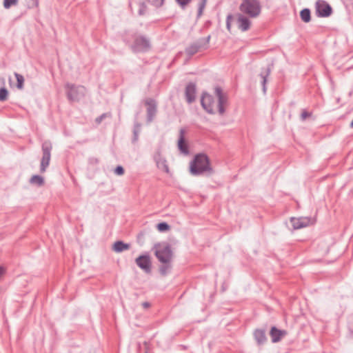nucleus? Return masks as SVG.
<instances>
[{"label":"nucleus","mask_w":353,"mask_h":353,"mask_svg":"<svg viewBox=\"0 0 353 353\" xmlns=\"http://www.w3.org/2000/svg\"><path fill=\"white\" fill-rule=\"evenodd\" d=\"M201 102L208 113L223 114L227 105V98L220 88H216L213 94H203Z\"/></svg>","instance_id":"nucleus-1"},{"label":"nucleus","mask_w":353,"mask_h":353,"mask_svg":"<svg viewBox=\"0 0 353 353\" xmlns=\"http://www.w3.org/2000/svg\"><path fill=\"white\" fill-rule=\"evenodd\" d=\"M211 170L209 159L205 154L196 155L190 163V172L193 175L202 174L205 172H210Z\"/></svg>","instance_id":"nucleus-2"},{"label":"nucleus","mask_w":353,"mask_h":353,"mask_svg":"<svg viewBox=\"0 0 353 353\" xmlns=\"http://www.w3.org/2000/svg\"><path fill=\"white\" fill-rule=\"evenodd\" d=\"M155 255L160 262L169 265L172 259V252L170 246L166 243L155 245Z\"/></svg>","instance_id":"nucleus-3"},{"label":"nucleus","mask_w":353,"mask_h":353,"mask_svg":"<svg viewBox=\"0 0 353 353\" xmlns=\"http://www.w3.org/2000/svg\"><path fill=\"white\" fill-rule=\"evenodd\" d=\"M240 10L250 17L258 16L261 12V7L256 0H242Z\"/></svg>","instance_id":"nucleus-4"},{"label":"nucleus","mask_w":353,"mask_h":353,"mask_svg":"<svg viewBox=\"0 0 353 353\" xmlns=\"http://www.w3.org/2000/svg\"><path fill=\"white\" fill-rule=\"evenodd\" d=\"M292 228L295 230L301 229L312 225L314 220L309 217H292L290 219Z\"/></svg>","instance_id":"nucleus-5"},{"label":"nucleus","mask_w":353,"mask_h":353,"mask_svg":"<svg viewBox=\"0 0 353 353\" xmlns=\"http://www.w3.org/2000/svg\"><path fill=\"white\" fill-rule=\"evenodd\" d=\"M316 10L319 16L326 17L331 14V6L323 0H318L316 3Z\"/></svg>","instance_id":"nucleus-6"},{"label":"nucleus","mask_w":353,"mask_h":353,"mask_svg":"<svg viewBox=\"0 0 353 353\" xmlns=\"http://www.w3.org/2000/svg\"><path fill=\"white\" fill-rule=\"evenodd\" d=\"M43 157L41 161V172H44L50 164L51 146L48 144L43 145Z\"/></svg>","instance_id":"nucleus-7"},{"label":"nucleus","mask_w":353,"mask_h":353,"mask_svg":"<svg viewBox=\"0 0 353 353\" xmlns=\"http://www.w3.org/2000/svg\"><path fill=\"white\" fill-rule=\"evenodd\" d=\"M68 95L72 101L78 100L81 95L83 94L85 88L83 87H75L74 85H68Z\"/></svg>","instance_id":"nucleus-8"},{"label":"nucleus","mask_w":353,"mask_h":353,"mask_svg":"<svg viewBox=\"0 0 353 353\" xmlns=\"http://www.w3.org/2000/svg\"><path fill=\"white\" fill-rule=\"evenodd\" d=\"M136 263L137 265L144 271L147 272L150 271L151 263L148 256H140L136 259Z\"/></svg>","instance_id":"nucleus-9"},{"label":"nucleus","mask_w":353,"mask_h":353,"mask_svg":"<svg viewBox=\"0 0 353 353\" xmlns=\"http://www.w3.org/2000/svg\"><path fill=\"white\" fill-rule=\"evenodd\" d=\"M236 23L239 28L242 31H246L250 28V21L248 17L239 14L236 18Z\"/></svg>","instance_id":"nucleus-10"},{"label":"nucleus","mask_w":353,"mask_h":353,"mask_svg":"<svg viewBox=\"0 0 353 353\" xmlns=\"http://www.w3.org/2000/svg\"><path fill=\"white\" fill-rule=\"evenodd\" d=\"M286 334V331L278 330L274 327H273L270 331V336L273 343L279 342Z\"/></svg>","instance_id":"nucleus-11"},{"label":"nucleus","mask_w":353,"mask_h":353,"mask_svg":"<svg viewBox=\"0 0 353 353\" xmlns=\"http://www.w3.org/2000/svg\"><path fill=\"white\" fill-rule=\"evenodd\" d=\"M149 44L148 41L143 38H137L134 45V49L136 51H142L148 48Z\"/></svg>","instance_id":"nucleus-12"},{"label":"nucleus","mask_w":353,"mask_h":353,"mask_svg":"<svg viewBox=\"0 0 353 353\" xmlns=\"http://www.w3.org/2000/svg\"><path fill=\"white\" fill-rule=\"evenodd\" d=\"M185 94L188 102H192L195 98V86L194 85H188L186 87Z\"/></svg>","instance_id":"nucleus-13"},{"label":"nucleus","mask_w":353,"mask_h":353,"mask_svg":"<svg viewBox=\"0 0 353 353\" xmlns=\"http://www.w3.org/2000/svg\"><path fill=\"white\" fill-rule=\"evenodd\" d=\"M130 248L129 244L124 243L123 241H116L113 244V250L116 252H121Z\"/></svg>","instance_id":"nucleus-14"},{"label":"nucleus","mask_w":353,"mask_h":353,"mask_svg":"<svg viewBox=\"0 0 353 353\" xmlns=\"http://www.w3.org/2000/svg\"><path fill=\"white\" fill-rule=\"evenodd\" d=\"M157 165L158 168L160 169L161 170H162L163 172H164L167 174L170 173L169 167L167 164L166 161L164 159L159 157L157 160Z\"/></svg>","instance_id":"nucleus-15"},{"label":"nucleus","mask_w":353,"mask_h":353,"mask_svg":"<svg viewBox=\"0 0 353 353\" xmlns=\"http://www.w3.org/2000/svg\"><path fill=\"white\" fill-rule=\"evenodd\" d=\"M147 110L150 117H153L156 112V104L152 100H148L145 102Z\"/></svg>","instance_id":"nucleus-16"},{"label":"nucleus","mask_w":353,"mask_h":353,"mask_svg":"<svg viewBox=\"0 0 353 353\" xmlns=\"http://www.w3.org/2000/svg\"><path fill=\"white\" fill-rule=\"evenodd\" d=\"M178 147H179V149L181 150V152L184 153V154H188V144L186 143L183 137L181 135L179 140V142H178Z\"/></svg>","instance_id":"nucleus-17"},{"label":"nucleus","mask_w":353,"mask_h":353,"mask_svg":"<svg viewBox=\"0 0 353 353\" xmlns=\"http://www.w3.org/2000/svg\"><path fill=\"white\" fill-rule=\"evenodd\" d=\"M30 183L41 186L43 184V178L39 175H33L30 179Z\"/></svg>","instance_id":"nucleus-18"},{"label":"nucleus","mask_w":353,"mask_h":353,"mask_svg":"<svg viewBox=\"0 0 353 353\" xmlns=\"http://www.w3.org/2000/svg\"><path fill=\"white\" fill-rule=\"evenodd\" d=\"M254 336L259 343H263L265 340V334L263 330H256L254 333Z\"/></svg>","instance_id":"nucleus-19"},{"label":"nucleus","mask_w":353,"mask_h":353,"mask_svg":"<svg viewBox=\"0 0 353 353\" xmlns=\"http://www.w3.org/2000/svg\"><path fill=\"white\" fill-rule=\"evenodd\" d=\"M301 18L304 22H309L310 20V12L308 9L303 10L301 13Z\"/></svg>","instance_id":"nucleus-20"},{"label":"nucleus","mask_w":353,"mask_h":353,"mask_svg":"<svg viewBox=\"0 0 353 353\" xmlns=\"http://www.w3.org/2000/svg\"><path fill=\"white\" fill-rule=\"evenodd\" d=\"M19 0H3V7L6 9H9L11 6H14L18 4Z\"/></svg>","instance_id":"nucleus-21"},{"label":"nucleus","mask_w":353,"mask_h":353,"mask_svg":"<svg viewBox=\"0 0 353 353\" xmlns=\"http://www.w3.org/2000/svg\"><path fill=\"white\" fill-rule=\"evenodd\" d=\"M14 75H15V77H16L17 81V88L19 89H22L23 87V83H24L23 77L17 73H15Z\"/></svg>","instance_id":"nucleus-22"},{"label":"nucleus","mask_w":353,"mask_h":353,"mask_svg":"<svg viewBox=\"0 0 353 353\" xmlns=\"http://www.w3.org/2000/svg\"><path fill=\"white\" fill-rule=\"evenodd\" d=\"M157 228L159 232H165L170 229V225L166 223H160Z\"/></svg>","instance_id":"nucleus-23"},{"label":"nucleus","mask_w":353,"mask_h":353,"mask_svg":"<svg viewBox=\"0 0 353 353\" xmlns=\"http://www.w3.org/2000/svg\"><path fill=\"white\" fill-rule=\"evenodd\" d=\"M8 96V90L3 88L0 89V101H6Z\"/></svg>","instance_id":"nucleus-24"},{"label":"nucleus","mask_w":353,"mask_h":353,"mask_svg":"<svg viewBox=\"0 0 353 353\" xmlns=\"http://www.w3.org/2000/svg\"><path fill=\"white\" fill-rule=\"evenodd\" d=\"M29 8L39 6V0H26Z\"/></svg>","instance_id":"nucleus-25"},{"label":"nucleus","mask_w":353,"mask_h":353,"mask_svg":"<svg viewBox=\"0 0 353 353\" xmlns=\"http://www.w3.org/2000/svg\"><path fill=\"white\" fill-rule=\"evenodd\" d=\"M269 75V71H266L265 74H261V81H262V84L263 85V90L265 91V85L266 83V77Z\"/></svg>","instance_id":"nucleus-26"},{"label":"nucleus","mask_w":353,"mask_h":353,"mask_svg":"<svg viewBox=\"0 0 353 353\" xmlns=\"http://www.w3.org/2000/svg\"><path fill=\"white\" fill-rule=\"evenodd\" d=\"M114 173L117 175H123L124 174V169L122 166H117L114 170Z\"/></svg>","instance_id":"nucleus-27"},{"label":"nucleus","mask_w":353,"mask_h":353,"mask_svg":"<svg viewBox=\"0 0 353 353\" xmlns=\"http://www.w3.org/2000/svg\"><path fill=\"white\" fill-rule=\"evenodd\" d=\"M232 20H233V17L231 15H229L227 18V23H226L227 29L228 30V31H231V23H232Z\"/></svg>","instance_id":"nucleus-28"},{"label":"nucleus","mask_w":353,"mask_h":353,"mask_svg":"<svg viewBox=\"0 0 353 353\" xmlns=\"http://www.w3.org/2000/svg\"><path fill=\"white\" fill-rule=\"evenodd\" d=\"M155 6H160L163 4V0H148Z\"/></svg>","instance_id":"nucleus-29"},{"label":"nucleus","mask_w":353,"mask_h":353,"mask_svg":"<svg viewBox=\"0 0 353 353\" xmlns=\"http://www.w3.org/2000/svg\"><path fill=\"white\" fill-rule=\"evenodd\" d=\"M176 1L181 7L183 8L187 6L191 0H176Z\"/></svg>","instance_id":"nucleus-30"},{"label":"nucleus","mask_w":353,"mask_h":353,"mask_svg":"<svg viewBox=\"0 0 353 353\" xmlns=\"http://www.w3.org/2000/svg\"><path fill=\"white\" fill-rule=\"evenodd\" d=\"M205 2H206V0H202V2L200 5L199 10V15L201 14V13H202L203 9L204 8L205 5Z\"/></svg>","instance_id":"nucleus-31"},{"label":"nucleus","mask_w":353,"mask_h":353,"mask_svg":"<svg viewBox=\"0 0 353 353\" xmlns=\"http://www.w3.org/2000/svg\"><path fill=\"white\" fill-rule=\"evenodd\" d=\"M310 116V114L307 112V111H303L301 113V119L303 120H305L306 118L309 117Z\"/></svg>","instance_id":"nucleus-32"},{"label":"nucleus","mask_w":353,"mask_h":353,"mask_svg":"<svg viewBox=\"0 0 353 353\" xmlns=\"http://www.w3.org/2000/svg\"><path fill=\"white\" fill-rule=\"evenodd\" d=\"M5 272H6L5 268L0 266V279L3 276Z\"/></svg>","instance_id":"nucleus-33"},{"label":"nucleus","mask_w":353,"mask_h":353,"mask_svg":"<svg viewBox=\"0 0 353 353\" xmlns=\"http://www.w3.org/2000/svg\"><path fill=\"white\" fill-rule=\"evenodd\" d=\"M350 126H351L352 128H353V121H352V123H351V124H350Z\"/></svg>","instance_id":"nucleus-34"}]
</instances>
